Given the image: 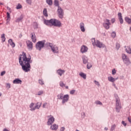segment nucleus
Here are the masks:
<instances>
[{
    "label": "nucleus",
    "instance_id": "f257e3e1",
    "mask_svg": "<svg viewBox=\"0 0 131 131\" xmlns=\"http://www.w3.org/2000/svg\"><path fill=\"white\" fill-rule=\"evenodd\" d=\"M19 62L22 67V69L25 72L30 71V63H32L31 56H30V55H29L27 57L26 56V53L23 52L22 55H21L19 58Z\"/></svg>",
    "mask_w": 131,
    "mask_h": 131
},
{
    "label": "nucleus",
    "instance_id": "f03ea898",
    "mask_svg": "<svg viewBox=\"0 0 131 131\" xmlns=\"http://www.w3.org/2000/svg\"><path fill=\"white\" fill-rule=\"evenodd\" d=\"M44 24L47 26H55V27H62V23L59 20L56 19H51L50 20L45 19Z\"/></svg>",
    "mask_w": 131,
    "mask_h": 131
},
{
    "label": "nucleus",
    "instance_id": "7ed1b4c3",
    "mask_svg": "<svg viewBox=\"0 0 131 131\" xmlns=\"http://www.w3.org/2000/svg\"><path fill=\"white\" fill-rule=\"evenodd\" d=\"M116 109L117 112H119V110L121 109V104L120 103V99L118 97V95H116Z\"/></svg>",
    "mask_w": 131,
    "mask_h": 131
},
{
    "label": "nucleus",
    "instance_id": "20e7f679",
    "mask_svg": "<svg viewBox=\"0 0 131 131\" xmlns=\"http://www.w3.org/2000/svg\"><path fill=\"white\" fill-rule=\"evenodd\" d=\"M91 41L92 42L93 46H96L97 48H99L100 49L102 48H104L103 44L100 42L99 40H96L95 39V38H92L91 39Z\"/></svg>",
    "mask_w": 131,
    "mask_h": 131
},
{
    "label": "nucleus",
    "instance_id": "39448f33",
    "mask_svg": "<svg viewBox=\"0 0 131 131\" xmlns=\"http://www.w3.org/2000/svg\"><path fill=\"white\" fill-rule=\"evenodd\" d=\"M122 60L124 63L127 66L129 65L130 64L131 62L130 60H129V58L127 57V56L126 55L123 54H122Z\"/></svg>",
    "mask_w": 131,
    "mask_h": 131
},
{
    "label": "nucleus",
    "instance_id": "423d86ee",
    "mask_svg": "<svg viewBox=\"0 0 131 131\" xmlns=\"http://www.w3.org/2000/svg\"><path fill=\"white\" fill-rule=\"evenodd\" d=\"M45 47V41H39L36 45V48L38 51H40Z\"/></svg>",
    "mask_w": 131,
    "mask_h": 131
},
{
    "label": "nucleus",
    "instance_id": "0eeeda50",
    "mask_svg": "<svg viewBox=\"0 0 131 131\" xmlns=\"http://www.w3.org/2000/svg\"><path fill=\"white\" fill-rule=\"evenodd\" d=\"M49 47H51V49L54 54L59 53V49H58V47L56 45H54L51 43H49Z\"/></svg>",
    "mask_w": 131,
    "mask_h": 131
},
{
    "label": "nucleus",
    "instance_id": "6e6552de",
    "mask_svg": "<svg viewBox=\"0 0 131 131\" xmlns=\"http://www.w3.org/2000/svg\"><path fill=\"white\" fill-rule=\"evenodd\" d=\"M57 13L58 17L60 18V19H62L63 17H64V11L60 6H58V7Z\"/></svg>",
    "mask_w": 131,
    "mask_h": 131
},
{
    "label": "nucleus",
    "instance_id": "1a4fd4ad",
    "mask_svg": "<svg viewBox=\"0 0 131 131\" xmlns=\"http://www.w3.org/2000/svg\"><path fill=\"white\" fill-rule=\"evenodd\" d=\"M49 119H48V121L47 122L48 125H52L53 123H54V121H55V118L53 116H48Z\"/></svg>",
    "mask_w": 131,
    "mask_h": 131
},
{
    "label": "nucleus",
    "instance_id": "9d476101",
    "mask_svg": "<svg viewBox=\"0 0 131 131\" xmlns=\"http://www.w3.org/2000/svg\"><path fill=\"white\" fill-rule=\"evenodd\" d=\"M26 43L28 49L30 51H31V50H32V48H33L32 42L30 41V40H28L26 41Z\"/></svg>",
    "mask_w": 131,
    "mask_h": 131
},
{
    "label": "nucleus",
    "instance_id": "9b49d317",
    "mask_svg": "<svg viewBox=\"0 0 131 131\" xmlns=\"http://www.w3.org/2000/svg\"><path fill=\"white\" fill-rule=\"evenodd\" d=\"M68 100H69V95L68 94L64 95L62 98V103L65 104L66 102H68Z\"/></svg>",
    "mask_w": 131,
    "mask_h": 131
},
{
    "label": "nucleus",
    "instance_id": "f8f14e48",
    "mask_svg": "<svg viewBox=\"0 0 131 131\" xmlns=\"http://www.w3.org/2000/svg\"><path fill=\"white\" fill-rule=\"evenodd\" d=\"M88 47L84 45H83L81 47L80 51L82 53H86V52H88Z\"/></svg>",
    "mask_w": 131,
    "mask_h": 131
},
{
    "label": "nucleus",
    "instance_id": "ddd939ff",
    "mask_svg": "<svg viewBox=\"0 0 131 131\" xmlns=\"http://www.w3.org/2000/svg\"><path fill=\"white\" fill-rule=\"evenodd\" d=\"M13 82L15 84H18L19 83L21 84L22 83V81L20 80L19 78H17L14 80Z\"/></svg>",
    "mask_w": 131,
    "mask_h": 131
},
{
    "label": "nucleus",
    "instance_id": "4468645a",
    "mask_svg": "<svg viewBox=\"0 0 131 131\" xmlns=\"http://www.w3.org/2000/svg\"><path fill=\"white\" fill-rule=\"evenodd\" d=\"M80 29L82 32H84L85 31V29L84 28V24L83 23H80Z\"/></svg>",
    "mask_w": 131,
    "mask_h": 131
},
{
    "label": "nucleus",
    "instance_id": "2eb2a0df",
    "mask_svg": "<svg viewBox=\"0 0 131 131\" xmlns=\"http://www.w3.org/2000/svg\"><path fill=\"white\" fill-rule=\"evenodd\" d=\"M31 39L33 42H36V36H35V34L32 33H31Z\"/></svg>",
    "mask_w": 131,
    "mask_h": 131
},
{
    "label": "nucleus",
    "instance_id": "dca6fc26",
    "mask_svg": "<svg viewBox=\"0 0 131 131\" xmlns=\"http://www.w3.org/2000/svg\"><path fill=\"white\" fill-rule=\"evenodd\" d=\"M50 128L52 130H57L58 129V125L56 124L51 125Z\"/></svg>",
    "mask_w": 131,
    "mask_h": 131
},
{
    "label": "nucleus",
    "instance_id": "f3484780",
    "mask_svg": "<svg viewBox=\"0 0 131 131\" xmlns=\"http://www.w3.org/2000/svg\"><path fill=\"white\" fill-rule=\"evenodd\" d=\"M8 43L9 45H10L12 48H15L16 45L15 43L13 41V40L12 39H10L8 40Z\"/></svg>",
    "mask_w": 131,
    "mask_h": 131
},
{
    "label": "nucleus",
    "instance_id": "a211bd4d",
    "mask_svg": "<svg viewBox=\"0 0 131 131\" xmlns=\"http://www.w3.org/2000/svg\"><path fill=\"white\" fill-rule=\"evenodd\" d=\"M57 73H58V74L60 75V76H62V75L65 73V71L64 70L59 69L57 70Z\"/></svg>",
    "mask_w": 131,
    "mask_h": 131
},
{
    "label": "nucleus",
    "instance_id": "6ab92c4d",
    "mask_svg": "<svg viewBox=\"0 0 131 131\" xmlns=\"http://www.w3.org/2000/svg\"><path fill=\"white\" fill-rule=\"evenodd\" d=\"M125 51H126V53H127V54H131V48L130 46H125Z\"/></svg>",
    "mask_w": 131,
    "mask_h": 131
},
{
    "label": "nucleus",
    "instance_id": "aec40b11",
    "mask_svg": "<svg viewBox=\"0 0 131 131\" xmlns=\"http://www.w3.org/2000/svg\"><path fill=\"white\" fill-rule=\"evenodd\" d=\"M82 59L83 60V64H86V63H88V57H86V56L84 55L82 56Z\"/></svg>",
    "mask_w": 131,
    "mask_h": 131
},
{
    "label": "nucleus",
    "instance_id": "412c9836",
    "mask_svg": "<svg viewBox=\"0 0 131 131\" xmlns=\"http://www.w3.org/2000/svg\"><path fill=\"white\" fill-rule=\"evenodd\" d=\"M107 78H108V81H110L111 82H114V81H115L116 80V79H117V78L115 79V78H113V77H112V76L108 77Z\"/></svg>",
    "mask_w": 131,
    "mask_h": 131
},
{
    "label": "nucleus",
    "instance_id": "4be33fe9",
    "mask_svg": "<svg viewBox=\"0 0 131 131\" xmlns=\"http://www.w3.org/2000/svg\"><path fill=\"white\" fill-rule=\"evenodd\" d=\"M124 20L128 24H131V18H129V17L126 16L124 18Z\"/></svg>",
    "mask_w": 131,
    "mask_h": 131
},
{
    "label": "nucleus",
    "instance_id": "5701e85b",
    "mask_svg": "<svg viewBox=\"0 0 131 131\" xmlns=\"http://www.w3.org/2000/svg\"><path fill=\"white\" fill-rule=\"evenodd\" d=\"M63 97L64 95L62 93H60L57 95V99H58V100H62Z\"/></svg>",
    "mask_w": 131,
    "mask_h": 131
},
{
    "label": "nucleus",
    "instance_id": "b1692460",
    "mask_svg": "<svg viewBox=\"0 0 131 131\" xmlns=\"http://www.w3.org/2000/svg\"><path fill=\"white\" fill-rule=\"evenodd\" d=\"M79 75L80 76H81V77H82L84 79H86V74L81 72L79 73Z\"/></svg>",
    "mask_w": 131,
    "mask_h": 131
},
{
    "label": "nucleus",
    "instance_id": "393cba45",
    "mask_svg": "<svg viewBox=\"0 0 131 131\" xmlns=\"http://www.w3.org/2000/svg\"><path fill=\"white\" fill-rule=\"evenodd\" d=\"M34 103H32L30 104V108L31 111H34V110H35V107H34Z\"/></svg>",
    "mask_w": 131,
    "mask_h": 131
},
{
    "label": "nucleus",
    "instance_id": "a878e982",
    "mask_svg": "<svg viewBox=\"0 0 131 131\" xmlns=\"http://www.w3.org/2000/svg\"><path fill=\"white\" fill-rule=\"evenodd\" d=\"M43 15H44V16L45 17H48V11L47 10V8H45L43 10Z\"/></svg>",
    "mask_w": 131,
    "mask_h": 131
},
{
    "label": "nucleus",
    "instance_id": "bb28decb",
    "mask_svg": "<svg viewBox=\"0 0 131 131\" xmlns=\"http://www.w3.org/2000/svg\"><path fill=\"white\" fill-rule=\"evenodd\" d=\"M110 25H109V24H106V23L103 24V26H104V28H105V29H109L110 28Z\"/></svg>",
    "mask_w": 131,
    "mask_h": 131
},
{
    "label": "nucleus",
    "instance_id": "cd10ccee",
    "mask_svg": "<svg viewBox=\"0 0 131 131\" xmlns=\"http://www.w3.org/2000/svg\"><path fill=\"white\" fill-rule=\"evenodd\" d=\"M41 106V103L38 102L36 103V106H35V109H39Z\"/></svg>",
    "mask_w": 131,
    "mask_h": 131
},
{
    "label": "nucleus",
    "instance_id": "c85d7f7f",
    "mask_svg": "<svg viewBox=\"0 0 131 131\" xmlns=\"http://www.w3.org/2000/svg\"><path fill=\"white\" fill-rule=\"evenodd\" d=\"M46 3L49 6H52L53 5V1L52 0H46Z\"/></svg>",
    "mask_w": 131,
    "mask_h": 131
},
{
    "label": "nucleus",
    "instance_id": "c756f323",
    "mask_svg": "<svg viewBox=\"0 0 131 131\" xmlns=\"http://www.w3.org/2000/svg\"><path fill=\"white\" fill-rule=\"evenodd\" d=\"M1 38H2V40L3 42H5V41H6V37H5V34H3L1 35Z\"/></svg>",
    "mask_w": 131,
    "mask_h": 131
},
{
    "label": "nucleus",
    "instance_id": "7c9ffc66",
    "mask_svg": "<svg viewBox=\"0 0 131 131\" xmlns=\"http://www.w3.org/2000/svg\"><path fill=\"white\" fill-rule=\"evenodd\" d=\"M54 6H55V7H58V8H59V1L58 0H55Z\"/></svg>",
    "mask_w": 131,
    "mask_h": 131
},
{
    "label": "nucleus",
    "instance_id": "2f4dec72",
    "mask_svg": "<svg viewBox=\"0 0 131 131\" xmlns=\"http://www.w3.org/2000/svg\"><path fill=\"white\" fill-rule=\"evenodd\" d=\"M22 19H23V16H21L20 17L18 18L16 20V22H20V21H21V20H22Z\"/></svg>",
    "mask_w": 131,
    "mask_h": 131
},
{
    "label": "nucleus",
    "instance_id": "473e14b6",
    "mask_svg": "<svg viewBox=\"0 0 131 131\" xmlns=\"http://www.w3.org/2000/svg\"><path fill=\"white\" fill-rule=\"evenodd\" d=\"M111 36L113 38H115V37L116 36V33H115V32H112L111 34Z\"/></svg>",
    "mask_w": 131,
    "mask_h": 131
},
{
    "label": "nucleus",
    "instance_id": "72a5a7b5",
    "mask_svg": "<svg viewBox=\"0 0 131 131\" xmlns=\"http://www.w3.org/2000/svg\"><path fill=\"white\" fill-rule=\"evenodd\" d=\"M106 24H108L110 25H111V23H110V20L108 19H105V21Z\"/></svg>",
    "mask_w": 131,
    "mask_h": 131
},
{
    "label": "nucleus",
    "instance_id": "f704fd0d",
    "mask_svg": "<svg viewBox=\"0 0 131 131\" xmlns=\"http://www.w3.org/2000/svg\"><path fill=\"white\" fill-rule=\"evenodd\" d=\"M60 86H61V88H64L65 86V84L62 81L60 82L59 83Z\"/></svg>",
    "mask_w": 131,
    "mask_h": 131
},
{
    "label": "nucleus",
    "instance_id": "c9c22d12",
    "mask_svg": "<svg viewBox=\"0 0 131 131\" xmlns=\"http://www.w3.org/2000/svg\"><path fill=\"white\" fill-rule=\"evenodd\" d=\"M39 83L41 84V85H43V84H45V82L41 79L39 80Z\"/></svg>",
    "mask_w": 131,
    "mask_h": 131
},
{
    "label": "nucleus",
    "instance_id": "e433bc0d",
    "mask_svg": "<svg viewBox=\"0 0 131 131\" xmlns=\"http://www.w3.org/2000/svg\"><path fill=\"white\" fill-rule=\"evenodd\" d=\"M17 10H19V9H22V5L20 4H18V5L16 6Z\"/></svg>",
    "mask_w": 131,
    "mask_h": 131
},
{
    "label": "nucleus",
    "instance_id": "4c0bfd02",
    "mask_svg": "<svg viewBox=\"0 0 131 131\" xmlns=\"http://www.w3.org/2000/svg\"><path fill=\"white\" fill-rule=\"evenodd\" d=\"M27 4H28V5H31L32 4V1L31 0H26Z\"/></svg>",
    "mask_w": 131,
    "mask_h": 131
},
{
    "label": "nucleus",
    "instance_id": "58836bf2",
    "mask_svg": "<svg viewBox=\"0 0 131 131\" xmlns=\"http://www.w3.org/2000/svg\"><path fill=\"white\" fill-rule=\"evenodd\" d=\"M95 104H96L97 105H102V102H101V101L98 100V101H96L95 102Z\"/></svg>",
    "mask_w": 131,
    "mask_h": 131
},
{
    "label": "nucleus",
    "instance_id": "ea45409f",
    "mask_svg": "<svg viewBox=\"0 0 131 131\" xmlns=\"http://www.w3.org/2000/svg\"><path fill=\"white\" fill-rule=\"evenodd\" d=\"M119 19L120 24H123V19H122V17L119 18Z\"/></svg>",
    "mask_w": 131,
    "mask_h": 131
},
{
    "label": "nucleus",
    "instance_id": "a19ab883",
    "mask_svg": "<svg viewBox=\"0 0 131 131\" xmlns=\"http://www.w3.org/2000/svg\"><path fill=\"white\" fill-rule=\"evenodd\" d=\"M116 47L117 50H119V48H120V45H119V43H117L116 45Z\"/></svg>",
    "mask_w": 131,
    "mask_h": 131
},
{
    "label": "nucleus",
    "instance_id": "79ce46f5",
    "mask_svg": "<svg viewBox=\"0 0 131 131\" xmlns=\"http://www.w3.org/2000/svg\"><path fill=\"white\" fill-rule=\"evenodd\" d=\"M91 67H92V64H91V63H88L87 64V68H88V69H91Z\"/></svg>",
    "mask_w": 131,
    "mask_h": 131
},
{
    "label": "nucleus",
    "instance_id": "37998d69",
    "mask_svg": "<svg viewBox=\"0 0 131 131\" xmlns=\"http://www.w3.org/2000/svg\"><path fill=\"white\" fill-rule=\"evenodd\" d=\"M6 88L7 89H10L11 88V84L10 83H7L6 84Z\"/></svg>",
    "mask_w": 131,
    "mask_h": 131
},
{
    "label": "nucleus",
    "instance_id": "c03bdc74",
    "mask_svg": "<svg viewBox=\"0 0 131 131\" xmlns=\"http://www.w3.org/2000/svg\"><path fill=\"white\" fill-rule=\"evenodd\" d=\"M112 74L113 75H115V74H116V70H115V69L112 70Z\"/></svg>",
    "mask_w": 131,
    "mask_h": 131
},
{
    "label": "nucleus",
    "instance_id": "a18cd8bd",
    "mask_svg": "<svg viewBox=\"0 0 131 131\" xmlns=\"http://www.w3.org/2000/svg\"><path fill=\"white\" fill-rule=\"evenodd\" d=\"M42 94H43V91H39L38 93V96H40V95H42Z\"/></svg>",
    "mask_w": 131,
    "mask_h": 131
},
{
    "label": "nucleus",
    "instance_id": "49530a36",
    "mask_svg": "<svg viewBox=\"0 0 131 131\" xmlns=\"http://www.w3.org/2000/svg\"><path fill=\"white\" fill-rule=\"evenodd\" d=\"M70 93L71 95H73V94H74V93H75V90H73L71 91Z\"/></svg>",
    "mask_w": 131,
    "mask_h": 131
},
{
    "label": "nucleus",
    "instance_id": "de8ad7c7",
    "mask_svg": "<svg viewBox=\"0 0 131 131\" xmlns=\"http://www.w3.org/2000/svg\"><path fill=\"white\" fill-rule=\"evenodd\" d=\"M118 16L119 17V19L120 18H122V15L121 14V13H119L118 14Z\"/></svg>",
    "mask_w": 131,
    "mask_h": 131
},
{
    "label": "nucleus",
    "instance_id": "09e8293b",
    "mask_svg": "<svg viewBox=\"0 0 131 131\" xmlns=\"http://www.w3.org/2000/svg\"><path fill=\"white\" fill-rule=\"evenodd\" d=\"M5 74H6V71H3V72H1V76L5 75Z\"/></svg>",
    "mask_w": 131,
    "mask_h": 131
},
{
    "label": "nucleus",
    "instance_id": "8fccbe9b",
    "mask_svg": "<svg viewBox=\"0 0 131 131\" xmlns=\"http://www.w3.org/2000/svg\"><path fill=\"white\" fill-rule=\"evenodd\" d=\"M94 82H95V84H96V85H98V86L100 85V83H99V82L95 80Z\"/></svg>",
    "mask_w": 131,
    "mask_h": 131
},
{
    "label": "nucleus",
    "instance_id": "3c124183",
    "mask_svg": "<svg viewBox=\"0 0 131 131\" xmlns=\"http://www.w3.org/2000/svg\"><path fill=\"white\" fill-rule=\"evenodd\" d=\"M7 17L8 19H10V13L9 12H7Z\"/></svg>",
    "mask_w": 131,
    "mask_h": 131
},
{
    "label": "nucleus",
    "instance_id": "603ef678",
    "mask_svg": "<svg viewBox=\"0 0 131 131\" xmlns=\"http://www.w3.org/2000/svg\"><path fill=\"white\" fill-rule=\"evenodd\" d=\"M48 105V103H45L43 104V108H47V105Z\"/></svg>",
    "mask_w": 131,
    "mask_h": 131
},
{
    "label": "nucleus",
    "instance_id": "864d4df0",
    "mask_svg": "<svg viewBox=\"0 0 131 131\" xmlns=\"http://www.w3.org/2000/svg\"><path fill=\"white\" fill-rule=\"evenodd\" d=\"M122 124H123L124 126H126V123H125V122H124V121H122Z\"/></svg>",
    "mask_w": 131,
    "mask_h": 131
},
{
    "label": "nucleus",
    "instance_id": "5fc2aeb1",
    "mask_svg": "<svg viewBox=\"0 0 131 131\" xmlns=\"http://www.w3.org/2000/svg\"><path fill=\"white\" fill-rule=\"evenodd\" d=\"M111 22L112 24L114 23L115 22V18H112Z\"/></svg>",
    "mask_w": 131,
    "mask_h": 131
},
{
    "label": "nucleus",
    "instance_id": "6e6d98bb",
    "mask_svg": "<svg viewBox=\"0 0 131 131\" xmlns=\"http://www.w3.org/2000/svg\"><path fill=\"white\" fill-rule=\"evenodd\" d=\"M65 130V128L64 127H62L60 128V131H64Z\"/></svg>",
    "mask_w": 131,
    "mask_h": 131
},
{
    "label": "nucleus",
    "instance_id": "4d7b16f0",
    "mask_svg": "<svg viewBox=\"0 0 131 131\" xmlns=\"http://www.w3.org/2000/svg\"><path fill=\"white\" fill-rule=\"evenodd\" d=\"M104 129H105V130H108V127H105L104 128Z\"/></svg>",
    "mask_w": 131,
    "mask_h": 131
},
{
    "label": "nucleus",
    "instance_id": "13d9d810",
    "mask_svg": "<svg viewBox=\"0 0 131 131\" xmlns=\"http://www.w3.org/2000/svg\"><path fill=\"white\" fill-rule=\"evenodd\" d=\"M3 131H9L7 129H4Z\"/></svg>",
    "mask_w": 131,
    "mask_h": 131
},
{
    "label": "nucleus",
    "instance_id": "bf43d9fd",
    "mask_svg": "<svg viewBox=\"0 0 131 131\" xmlns=\"http://www.w3.org/2000/svg\"><path fill=\"white\" fill-rule=\"evenodd\" d=\"M68 86H66V89H68Z\"/></svg>",
    "mask_w": 131,
    "mask_h": 131
},
{
    "label": "nucleus",
    "instance_id": "052dcab7",
    "mask_svg": "<svg viewBox=\"0 0 131 131\" xmlns=\"http://www.w3.org/2000/svg\"><path fill=\"white\" fill-rule=\"evenodd\" d=\"M2 96V93L0 92V97Z\"/></svg>",
    "mask_w": 131,
    "mask_h": 131
},
{
    "label": "nucleus",
    "instance_id": "680f3d73",
    "mask_svg": "<svg viewBox=\"0 0 131 131\" xmlns=\"http://www.w3.org/2000/svg\"><path fill=\"white\" fill-rule=\"evenodd\" d=\"M0 5H3V3H0Z\"/></svg>",
    "mask_w": 131,
    "mask_h": 131
},
{
    "label": "nucleus",
    "instance_id": "e2e57ef3",
    "mask_svg": "<svg viewBox=\"0 0 131 131\" xmlns=\"http://www.w3.org/2000/svg\"><path fill=\"white\" fill-rule=\"evenodd\" d=\"M116 90H117V88H116Z\"/></svg>",
    "mask_w": 131,
    "mask_h": 131
},
{
    "label": "nucleus",
    "instance_id": "0e129e2a",
    "mask_svg": "<svg viewBox=\"0 0 131 131\" xmlns=\"http://www.w3.org/2000/svg\"><path fill=\"white\" fill-rule=\"evenodd\" d=\"M60 1H62V0H60Z\"/></svg>",
    "mask_w": 131,
    "mask_h": 131
}]
</instances>
